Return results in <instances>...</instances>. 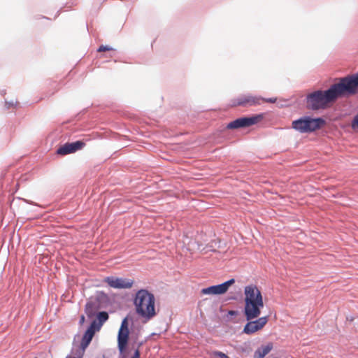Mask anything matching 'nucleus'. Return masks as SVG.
I'll use <instances>...</instances> for the list:
<instances>
[{"instance_id":"obj_1","label":"nucleus","mask_w":358,"mask_h":358,"mask_svg":"<svg viewBox=\"0 0 358 358\" xmlns=\"http://www.w3.org/2000/svg\"><path fill=\"white\" fill-rule=\"evenodd\" d=\"M244 293V314L247 320H252L259 316L264 306L262 295L257 287L252 285L246 286Z\"/></svg>"},{"instance_id":"obj_2","label":"nucleus","mask_w":358,"mask_h":358,"mask_svg":"<svg viewBox=\"0 0 358 358\" xmlns=\"http://www.w3.org/2000/svg\"><path fill=\"white\" fill-rule=\"evenodd\" d=\"M337 99L331 85L326 90H316L308 94L306 96V108L311 110H324Z\"/></svg>"},{"instance_id":"obj_3","label":"nucleus","mask_w":358,"mask_h":358,"mask_svg":"<svg viewBox=\"0 0 358 358\" xmlns=\"http://www.w3.org/2000/svg\"><path fill=\"white\" fill-rule=\"evenodd\" d=\"M155 302L154 295L143 289L136 292L134 300L136 313L147 320H150L156 315Z\"/></svg>"},{"instance_id":"obj_4","label":"nucleus","mask_w":358,"mask_h":358,"mask_svg":"<svg viewBox=\"0 0 358 358\" xmlns=\"http://www.w3.org/2000/svg\"><path fill=\"white\" fill-rule=\"evenodd\" d=\"M331 86L338 99L358 94V72L340 78Z\"/></svg>"},{"instance_id":"obj_5","label":"nucleus","mask_w":358,"mask_h":358,"mask_svg":"<svg viewBox=\"0 0 358 358\" xmlns=\"http://www.w3.org/2000/svg\"><path fill=\"white\" fill-rule=\"evenodd\" d=\"M106 298V294H98L88 299L85 306V313L89 318L94 317L96 312L103 308L101 301Z\"/></svg>"},{"instance_id":"obj_6","label":"nucleus","mask_w":358,"mask_h":358,"mask_svg":"<svg viewBox=\"0 0 358 358\" xmlns=\"http://www.w3.org/2000/svg\"><path fill=\"white\" fill-rule=\"evenodd\" d=\"M262 114L255 115L250 117H243L229 122L227 128L229 129L245 128L254 125L263 119Z\"/></svg>"},{"instance_id":"obj_7","label":"nucleus","mask_w":358,"mask_h":358,"mask_svg":"<svg viewBox=\"0 0 358 358\" xmlns=\"http://www.w3.org/2000/svg\"><path fill=\"white\" fill-rule=\"evenodd\" d=\"M95 325V322H91L90 327L83 336L80 347L73 352L74 355H84L85 350L92 341L95 333L99 331V329H96Z\"/></svg>"},{"instance_id":"obj_8","label":"nucleus","mask_w":358,"mask_h":358,"mask_svg":"<svg viewBox=\"0 0 358 358\" xmlns=\"http://www.w3.org/2000/svg\"><path fill=\"white\" fill-rule=\"evenodd\" d=\"M128 327V319L125 317L122 321L117 336L118 348L120 352H122L125 350L128 342L129 334Z\"/></svg>"},{"instance_id":"obj_9","label":"nucleus","mask_w":358,"mask_h":358,"mask_svg":"<svg viewBox=\"0 0 358 358\" xmlns=\"http://www.w3.org/2000/svg\"><path fill=\"white\" fill-rule=\"evenodd\" d=\"M103 281L110 287L115 289H129L131 288L134 284L133 280L114 276H108L104 278Z\"/></svg>"},{"instance_id":"obj_10","label":"nucleus","mask_w":358,"mask_h":358,"mask_svg":"<svg viewBox=\"0 0 358 358\" xmlns=\"http://www.w3.org/2000/svg\"><path fill=\"white\" fill-rule=\"evenodd\" d=\"M235 282V280L231 278L220 285H213L201 290L203 294H222L227 292L229 287Z\"/></svg>"},{"instance_id":"obj_11","label":"nucleus","mask_w":358,"mask_h":358,"mask_svg":"<svg viewBox=\"0 0 358 358\" xmlns=\"http://www.w3.org/2000/svg\"><path fill=\"white\" fill-rule=\"evenodd\" d=\"M262 99H263L262 96H252L251 94L242 95L237 98L236 103L234 105L243 107L257 106L261 104Z\"/></svg>"},{"instance_id":"obj_12","label":"nucleus","mask_w":358,"mask_h":358,"mask_svg":"<svg viewBox=\"0 0 358 358\" xmlns=\"http://www.w3.org/2000/svg\"><path fill=\"white\" fill-rule=\"evenodd\" d=\"M84 146L85 143L81 141L66 143L57 149V153L61 155H66L81 150Z\"/></svg>"},{"instance_id":"obj_13","label":"nucleus","mask_w":358,"mask_h":358,"mask_svg":"<svg viewBox=\"0 0 358 358\" xmlns=\"http://www.w3.org/2000/svg\"><path fill=\"white\" fill-rule=\"evenodd\" d=\"M244 327L243 333L246 334H252L258 330L261 329L267 322V317H262L259 319L252 321L249 320Z\"/></svg>"},{"instance_id":"obj_14","label":"nucleus","mask_w":358,"mask_h":358,"mask_svg":"<svg viewBox=\"0 0 358 358\" xmlns=\"http://www.w3.org/2000/svg\"><path fill=\"white\" fill-rule=\"evenodd\" d=\"M325 120L322 117H308L307 133L315 131L325 124Z\"/></svg>"},{"instance_id":"obj_15","label":"nucleus","mask_w":358,"mask_h":358,"mask_svg":"<svg viewBox=\"0 0 358 358\" xmlns=\"http://www.w3.org/2000/svg\"><path fill=\"white\" fill-rule=\"evenodd\" d=\"M308 117H303L292 122V128L301 133H307Z\"/></svg>"},{"instance_id":"obj_16","label":"nucleus","mask_w":358,"mask_h":358,"mask_svg":"<svg viewBox=\"0 0 358 358\" xmlns=\"http://www.w3.org/2000/svg\"><path fill=\"white\" fill-rule=\"evenodd\" d=\"M97 320H94L92 322H95V327L96 329L100 330L101 327L108 320V313L106 311H101L96 315Z\"/></svg>"},{"instance_id":"obj_17","label":"nucleus","mask_w":358,"mask_h":358,"mask_svg":"<svg viewBox=\"0 0 358 358\" xmlns=\"http://www.w3.org/2000/svg\"><path fill=\"white\" fill-rule=\"evenodd\" d=\"M272 349L271 345H267L263 346L261 348L257 349L255 352V358H264Z\"/></svg>"},{"instance_id":"obj_18","label":"nucleus","mask_w":358,"mask_h":358,"mask_svg":"<svg viewBox=\"0 0 358 358\" xmlns=\"http://www.w3.org/2000/svg\"><path fill=\"white\" fill-rule=\"evenodd\" d=\"M351 127L355 131H358V113L354 116L352 122Z\"/></svg>"},{"instance_id":"obj_19","label":"nucleus","mask_w":358,"mask_h":358,"mask_svg":"<svg viewBox=\"0 0 358 358\" xmlns=\"http://www.w3.org/2000/svg\"><path fill=\"white\" fill-rule=\"evenodd\" d=\"M113 50V48H111L108 45H102L98 48L97 51L98 52H103V51H109V50Z\"/></svg>"},{"instance_id":"obj_20","label":"nucleus","mask_w":358,"mask_h":358,"mask_svg":"<svg viewBox=\"0 0 358 358\" xmlns=\"http://www.w3.org/2000/svg\"><path fill=\"white\" fill-rule=\"evenodd\" d=\"M215 355L219 358H229V357L222 352H215Z\"/></svg>"},{"instance_id":"obj_21","label":"nucleus","mask_w":358,"mask_h":358,"mask_svg":"<svg viewBox=\"0 0 358 358\" xmlns=\"http://www.w3.org/2000/svg\"><path fill=\"white\" fill-rule=\"evenodd\" d=\"M277 99L276 98H268V99H265V98H263V99H262V101H264L266 102H268V103H275Z\"/></svg>"},{"instance_id":"obj_22","label":"nucleus","mask_w":358,"mask_h":358,"mask_svg":"<svg viewBox=\"0 0 358 358\" xmlns=\"http://www.w3.org/2000/svg\"><path fill=\"white\" fill-rule=\"evenodd\" d=\"M15 104H17V102L14 101H6V106L7 108H10V107L14 106Z\"/></svg>"},{"instance_id":"obj_23","label":"nucleus","mask_w":358,"mask_h":358,"mask_svg":"<svg viewBox=\"0 0 358 358\" xmlns=\"http://www.w3.org/2000/svg\"><path fill=\"white\" fill-rule=\"evenodd\" d=\"M131 358H140V352L138 349L135 350L134 354Z\"/></svg>"},{"instance_id":"obj_24","label":"nucleus","mask_w":358,"mask_h":358,"mask_svg":"<svg viewBox=\"0 0 358 358\" xmlns=\"http://www.w3.org/2000/svg\"><path fill=\"white\" fill-rule=\"evenodd\" d=\"M83 355H74L73 356H71V355H68L66 356V358H83Z\"/></svg>"},{"instance_id":"obj_25","label":"nucleus","mask_w":358,"mask_h":358,"mask_svg":"<svg viewBox=\"0 0 358 358\" xmlns=\"http://www.w3.org/2000/svg\"><path fill=\"white\" fill-rule=\"evenodd\" d=\"M228 314H229V315H231V316H233V315H237V311H236V310H229V311L228 312Z\"/></svg>"},{"instance_id":"obj_26","label":"nucleus","mask_w":358,"mask_h":358,"mask_svg":"<svg viewBox=\"0 0 358 358\" xmlns=\"http://www.w3.org/2000/svg\"><path fill=\"white\" fill-rule=\"evenodd\" d=\"M85 322V316L82 315L80 318V323L83 324Z\"/></svg>"},{"instance_id":"obj_27","label":"nucleus","mask_w":358,"mask_h":358,"mask_svg":"<svg viewBox=\"0 0 358 358\" xmlns=\"http://www.w3.org/2000/svg\"><path fill=\"white\" fill-rule=\"evenodd\" d=\"M34 358H37V357H34Z\"/></svg>"}]
</instances>
